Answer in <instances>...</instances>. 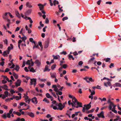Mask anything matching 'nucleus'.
<instances>
[{
  "label": "nucleus",
  "mask_w": 121,
  "mask_h": 121,
  "mask_svg": "<svg viewBox=\"0 0 121 121\" xmlns=\"http://www.w3.org/2000/svg\"><path fill=\"white\" fill-rule=\"evenodd\" d=\"M30 72H31L33 73H34L36 71L34 69V68L32 67L30 69Z\"/></svg>",
  "instance_id": "27"
},
{
  "label": "nucleus",
  "mask_w": 121,
  "mask_h": 121,
  "mask_svg": "<svg viewBox=\"0 0 121 121\" xmlns=\"http://www.w3.org/2000/svg\"><path fill=\"white\" fill-rule=\"evenodd\" d=\"M20 68L18 65H16V67L14 69L16 70L17 71H18L19 69ZM14 69H13V70Z\"/></svg>",
  "instance_id": "22"
},
{
  "label": "nucleus",
  "mask_w": 121,
  "mask_h": 121,
  "mask_svg": "<svg viewBox=\"0 0 121 121\" xmlns=\"http://www.w3.org/2000/svg\"><path fill=\"white\" fill-rule=\"evenodd\" d=\"M48 66L47 65H46L45 66L44 69L43 70L44 72L46 71L49 72L50 71V69L48 68Z\"/></svg>",
  "instance_id": "11"
},
{
  "label": "nucleus",
  "mask_w": 121,
  "mask_h": 121,
  "mask_svg": "<svg viewBox=\"0 0 121 121\" xmlns=\"http://www.w3.org/2000/svg\"><path fill=\"white\" fill-rule=\"evenodd\" d=\"M101 1V0H99L97 2V4L98 5H100Z\"/></svg>",
  "instance_id": "58"
},
{
  "label": "nucleus",
  "mask_w": 121,
  "mask_h": 121,
  "mask_svg": "<svg viewBox=\"0 0 121 121\" xmlns=\"http://www.w3.org/2000/svg\"><path fill=\"white\" fill-rule=\"evenodd\" d=\"M46 97L48 98H50L52 97V96H51L50 95V94L48 93H46Z\"/></svg>",
  "instance_id": "24"
},
{
  "label": "nucleus",
  "mask_w": 121,
  "mask_h": 121,
  "mask_svg": "<svg viewBox=\"0 0 121 121\" xmlns=\"http://www.w3.org/2000/svg\"><path fill=\"white\" fill-rule=\"evenodd\" d=\"M95 59V58L94 57H93L91 58L89 60V62H91V61H93Z\"/></svg>",
  "instance_id": "62"
},
{
  "label": "nucleus",
  "mask_w": 121,
  "mask_h": 121,
  "mask_svg": "<svg viewBox=\"0 0 121 121\" xmlns=\"http://www.w3.org/2000/svg\"><path fill=\"white\" fill-rule=\"evenodd\" d=\"M53 57V59H58V56H59V55L56 56H54V55L52 56Z\"/></svg>",
  "instance_id": "34"
},
{
  "label": "nucleus",
  "mask_w": 121,
  "mask_h": 121,
  "mask_svg": "<svg viewBox=\"0 0 121 121\" xmlns=\"http://www.w3.org/2000/svg\"><path fill=\"white\" fill-rule=\"evenodd\" d=\"M31 100L32 102L35 104H36L38 103L37 99L35 97H34L32 98Z\"/></svg>",
  "instance_id": "6"
},
{
  "label": "nucleus",
  "mask_w": 121,
  "mask_h": 121,
  "mask_svg": "<svg viewBox=\"0 0 121 121\" xmlns=\"http://www.w3.org/2000/svg\"><path fill=\"white\" fill-rule=\"evenodd\" d=\"M21 80L19 79H18L16 82L15 83L16 86H18L20 85Z\"/></svg>",
  "instance_id": "10"
},
{
  "label": "nucleus",
  "mask_w": 121,
  "mask_h": 121,
  "mask_svg": "<svg viewBox=\"0 0 121 121\" xmlns=\"http://www.w3.org/2000/svg\"><path fill=\"white\" fill-rule=\"evenodd\" d=\"M3 107L5 109H7L8 108V107L7 106L4 105H3L2 106V107Z\"/></svg>",
  "instance_id": "44"
},
{
  "label": "nucleus",
  "mask_w": 121,
  "mask_h": 121,
  "mask_svg": "<svg viewBox=\"0 0 121 121\" xmlns=\"http://www.w3.org/2000/svg\"><path fill=\"white\" fill-rule=\"evenodd\" d=\"M72 101L74 103V104H75V103H77V102H78L77 100L74 97H73V98L72 99Z\"/></svg>",
  "instance_id": "18"
},
{
  "label": "nucleus",
  "mask_w": 121,
  "mask_h": 121,
  "mask_svg": "<svg viewBox=\"0 0 121 121\" xmlns=\"http://www.w3.org/2000/svg\"><path fill=\"white\" fill-rule=\"evenodd\" d=\"M83 64V62L82 61H80L78 63V65H81Z\"/></svg>",
  "instance_id": "64"
},
{
  "label": "nucleus",
  "mask_w": 121,
  "mask_h": 121,
  "mask_svg": "<svg viewBox=\"0 0 121 121\" xmlns=\"http://www.w3.org/2000/svg\"><path fill=\"white\" fill-rule=\"evenodd\" d=\"M69 58L70 60L71 58H72L73 60H74V58L73 57L72 55H70L69 54L68 55Z\"/></svg>",
  "instance_id": "30"
},
{
  "label": "nucleus",
  "mask_w": 121,
  "mask_h": 121,
  "mask_svg": "<svg viewBox=\"0 0 121 121\" xmlns=\"http://www.w3.org/2000/svg\"><path fill=\"white\" fill-rule=\"evenodd\" d=\"M60 54H63L64 55H65L67 54V53L66 52L63 51L62 52H60Z\"/></svg>",
  "instance_id": "56"
},
{
  "label": "nucleus",
  "mask_w": 121,
  "mask_h": 121,
  "mask_svg": "<svg viewBox=\"0 0 121 121\" xmlns=\"http://www.w3.org/2000/svg\"><path fill=\"white\" fill-rule=\"evenodd\" d=\"M1 88H4L6 90H7L8 89V87L6 85H5L3 86H2Z\"/></svg>",
  "instance_id": "20"
},
{
  "label": "nucleus",
  "mask_w": 121,
  "mask_h": 121,
  "mask_svg": "<svg viewBox=\"0 0 121 121\" xmlns=\"http://www.w3.org/2000/svg\"><path fill=\"white\" fill-rule=\"evenodd\" d=\"M114 64L111 63L110 64V65L109 66V67L110 68H111L112 67H114Z\"/></svg>",
  "instance_id": "48"
},
{
  "label": "nucleus",
  "mask_w": 121,
  "mask_h": 121,
  "mask_svg": "<svg viewBox=\"0 0 121 121\" xmlns=\"http://www.w3.org/2000/svg\"><path fill=\"white\" fill-rule=\"evenodd\" d=\"M16 121H25V120L24 118H22L20 119L19 118H17L16 119Z\"/></svg>",
  "instance_id": "21"
},
{
  "label": "nucleus",
  "mask_w": 121,
  "mask_h": 121,
  "mask_svg": "<svg viewBox=\"0 0 121 121\" xmlns=\"http://www.w3.org/2000/svg\"><path fill=\"white\" fill-rule=\"evenodd\" d=\"M68 19V18L67 17H65L62 19V20L63 21H64L65 20H67Z\"/></svg>",
  "instance_id": "42"
},
{
  "label": "nucleus",
  "mask_w": 121,
  "mask_h": 121,
  "mask_svg": "<svg viewBox=\"0 0 121 121\" xmlns=\"http://www.w3.org/2000/svg\"><path fill=\"white\" fill-rule=\"evenodd\" d=\"M8 14L9 16L11 18H12L13 17H14L10 13H8Z\"/></svg>",
  "instance_id": "59"
},
{
  "label": "nucleus",
  "mask_w": 121,
  "mask_h": 121,
  "mask_svg": "<svg viewBox=\"0 0 121 121\" xmlns=\"http://www.w3.org/2000/svg\"><path fill=\"white\" fill-rule=\"evenodd\" d=\"M84 106L85 107H86V110H88L90 108H89V106H88V105H84Z\"/></svg>",
  "instance_id": "38"
},
{
  "label": "nucleus",
  "mask_w": 121,
  "mask_h": 121,
  "mask_svg": "<svg viewBox=\"0 0 121 121\" xmlns=\"http://www.w3.org/2000/svg\"><path fill=\"white\" fill-rule=\"evenodd\" d=\"M28 19L29 20L30 22V24H32L33 22V21L31 18L30 17H28Z\"/></svg>",
  "instance_id": "40"
},
{
  "label": "nucleus",
  "mask_w": 121,
  "mask_h": 121,
  "mask_svg": "<svg viewBox=\"0 0 121 121\" xmlns=\"http://www.w3.org/2000/svg\"><path fill=\"white\" fill-rule=\"evenodd\" d=\"M10 46L11 47L9 46L8 48V50L10 51L11 49H13V44H10Z\"/></svg>",
  "instance_id": "17"
},
{
  "label": "nucleus",
  "mask_w": 121,
  "mask_h": 121,
  "mask_svg": "<svg viewBox=\"0 0 121 121\" xmlns=\"http://www.w3.org/2000/svg\"><path fill=\"white\" fill-rule=\"evenodd\" d=\"M32 11V10L31 9H29L28 10L26 11V12L25 13V16L27 15H28L30 14L31 13Z\"/></svg>",
  "instance_id": "12"
},
{
  "label": "nucleus",
  "mask_w": 121,
  "mask_h": 121,
  "mask_svg": "<svg viewBox=\"0 0 121 121\" xmlns=\"http://www.w3.org/2000/svg\"><path fill=\"white\" fill-rule=\"evenodd\" d=\"M89 81L91 82H94V80L92 79V78H89Z\"/></svg>",
  "instance_id": "54"
},
{
  "label": "nucleus",
  "mask_w": 121,
  "mask_h": 121,
  "mask_svg": "<svg viewBox=\"0 0 121 121\" xmlns=\"http://www.w3.org/2000/svg\"><path fill=\"white\" fill-rule=\"evenodd\" d=\"M39 85L41 88H43L44 86V84L43 83L41 84H39Z\"/></svg>",
  "instance_id": "50"
},
{
  "label": "nucleus",
  "mask_w": 121,
  "mask_h": 121,
  "mask_svg": "<svg viewBox=\"0 0 121 121\" xmlns=\"http://www.w3.org/2000/svg\"><path fill=\"white\" fill-rule=\"evenodd\" d=\"M67 67V65L66 64H64L62 66L63 68H64V69H65Z\"/></svg>",
  "instance_id": "47"
},
{
  "label": "nucleus",
  "mask_w": 121,
  "mask_h": 121,
  "mask_svg": "<svg viewBox=\"0 0 121 121\" xmlns=\"http://www.w3.org/2000/svg\"><path fill=\"white\" fill-rule=\"evenodd\" d=\"M97 115L100 118L101 117L103 118H105V117L104 115V112L103 111H101L99 114H97Z\"/></svg>",
  "instance_id": "4"
},
{
  "label": "nucleus",
  "mask_w": 121,
  "mask_h": 121,
  "mask_svg": "<svg viewBox=\"0 0 121 121\" xmlns=\"http://www.w3.org/2000/svg\"><path fill=\"white\" fill-rule=\"evenodd\" d=\"M2 117L4 119L6 118L7 117L6 114V113H4V114L2 115Z\"/></svg>",
  "instance_id": "28"
},
{
  "label": "nucleus",
  "mask_w": 121,
  "mask_h": 121,
  "mask_svg": "<svg viewBox=\"0 0 121 121\" xmlns=\"http://www.w3.org/2000/svg\"><path fill=\"white\" fill-rule=\"evenodd\" d=\"M110 60V58H107L106 59V62H108Z\"/></svg>",
  "instance_id": "53"
},
{
  "label": "nucleus",
  "mask_w": 121,
  "mask_h": 121,
  "mask_svg": "<svg viewBox=\"0 0 121 121\" xmlns=\"http://www.w3.org/2000/svg\"><path fill=\"white\" fill-rule=\"evenodd\" d=\"M37 65V66H39L41 64V62L39 61L38 60H36L34 62Z\"/></svg>",
  "instance_id": "9"
},
{
  "label": "nucleus",
  "mask_w": 121,
  "mask_h": 121,
  "mask_svg": "<svg viewBox=\"0 0 121 121\" xmlns=\"http://www.w3.org/2000/svg\"><path fill=\"white\" fill-rule=\"evenodd\" d=\"M15 14L19 18H20L21 17L18 11H15Z\"/></svg>",
  "instance_id": "19"
},
{
  "label": "nucleus",
  "mask_w": 121,
  "mask_h": 121,
  "mask_svg": "<svg viewBox=\"0 0 121 121\" xmlns=\"http://www.w3.org/2000/svg\"><path fill=\"white\" fill-rule=\"evenodd\" d=\"M43 101H44L48 103H49V100H48L46 98H45L43 100Z\"/></svg>",
  "instance_id": "29"
},
{
  "label": "nucleus",
  "mask_w": 121,
  "mask_h": 121,
  "mask_svg": "<svg viewBox=\"0 0 121 121\" xmlns=\"http://www.w3.org/2000/svg\"><path fill=\"white\" fill-rule=\"evenodd\" d=\"M21 98V96H16L15 97L16 99V100H17L20 99Z\"/></svg>",
  "instance_id": "35"
},
{
  "label": "nucleus",
  "mask_w": 121,
  "mask_h": 121,
  "mask_svg": "<svg viewBox=\"0 0 121 121\" xmlns=\"http://www.w3.org/2000/svg\"><path fill=\"white\" fill-rule=\"evenodd\" d=\"M50 75H51V77L52 78H56V73H50Z\"/></svg>",
  "instance_id": "16"
},
{
  "label": "nucleus",
  "mask_w": 121,
  "mask_h": 121,
  "mask_svg": "<svg viewBox=\"0 0 121 121\" xmlns=\"http://www.w3.org/2000/svg\"><path fill=\"white\" fill-rule=\"evenodd\" d=\"M52 87L54 88V91L56 92H58V89L57 87V86L55 85H52Z\"/></svg>",
  "instance_id": "7"
},
{
  "label": "nucleus",
  "mask_w": 121,
  "mask_h": 121,
  "mask_svg": "<svg viewBox=\"0 0 121 121\" xmlns=\"http://www.w3.org/2000/svg\"><path fill=\"white\" fill-rule=\"evenodd\" d=\"M29 41L30 42L34 43V44L35 43V42L33 40V39L32 38H30L29 39Z\"/></svg>",
  "instance_id": "33"
},
{
  "label": "nucleus",
  "mask_w": 121,
  "mask_h": 121,
  "mask_svg": "<svg viewBox=\"0 0 121 121\" xmlns=\"http://www.w3.org/2000/svg\"><path fill=\"white\" fill-rule=\"evenodd\" d=\"M34 44L35 45L33 47V49H34L35 48H38L39 45L38 44L36 45L35 43H34Z\"/></svg>",
  "instance_id": "36"
},
{
  "label": "nucleus",
  "mask_w": 121,
  "mask_h": 121,
  "mask_svg": "<svg viewBox=\"0 0 121 121\" xmlns=\"http://www.w3.org/2000/svg\"><path fill=\"white\" fill-rule=\"evenodd\" d=\"M58 106L59 107L58 108L56 106H54L53 107V109L55 110L59 109L60 110H61L65 106L64 105H62V104L61 103H59L58 105Z\"/></svg>",
  "instance_id": "1"
},
{
  "label": "nucleus",
  "mask_w": 121,
  "mask_h": 121,
  "mask_svg": "<svg viewBox=\"0 0 121 121\" xmlns=\"http://www.w3.org/2000/svg\"><path fill=\"white\" fill-rule=\"evenodd\" d=\"M38 44L40 46L42 49L43 48V46L42 45V42L40 41H39L38 42Z\"/></svg>",
  "instance_id": "32"
},
{
  "label": "nucleus",
  "mask_w": 121,
  "mask_h": 121,
  "mask_svg": "<svg viewBox=\"0 0 121 121\" xmlns=\"http://www.w3.org/2000/svg\"><path fill=\"white\" fill-rule=\"evenodd\" d=\"M25 115H27L31 117H33L35 116L34 114L31 112H26Z\"/></svg>",
  "instance_id": "5"
},
{
  "label": "nucleus",
  "mask_w": 121,
  "mask_h": 121,
  "mask_svg": "<svg viewBox=\"0 0 121 121\" xmlns=\"http://www.w3.org/2000/svg\"><path fill=\"white\" fill-rule=\"evenodd\" d=\"M107 103L109 104V109L110 110H111L112 109V106L114 104L111 101L110 99H108L107 101Z\"/></svg>",
  "instance_id": "2"
},
{
  "label": "nucleus",
  "mask_w": 121,
  "mask_h": 121,
  "mask_svg": "<svg viewBox=\"0 0 121 121\" xmlns=\"http://www.w3.org/2000/svg\"><path fill=\"white\" fill-rule=\"evenodd\" d=\"M18 89L20 91H23V90L20 87H19Z\"/></svg>",
  "instance_id": "57"
},
{
  "label": "nucleus",
  "mask_w": 121,
  "mask_h": 121,
  "mask_svg": "<svg viewBox=\"0 0 121 121\" xmlns=\"http://www.w3.org/2000/svg\"><path fill=\"white\" fill-rule=\"evenodd\" d=\"M49 42L48 41H47L45 42V43L44 46V48H47L48 46Z\"/></svg>",
  "instance_id": "14"
},
{
  "label": "nucleus",
  "mask_w": 121,
  "mask_h": 121,
  "mask_svg": "<svg viewBox=\"0 0 121 121\" xmlns=\"http://www.w3.org/2000/svg\"><path fill=\"white\" fill-rule=\"evenodd\" d=\"M77 103L79 107H82V103H80L78 102H77Z\"/></svg>",
  "instance_id": "31"
},
{
  "label": "nucleus",
  "mask_w": 121,
  "mask_h": 121,
  "mask_svg": "<svg viewBox=\"0 0 121 121\" xmlns=\"http://www.w3.org/2000/svg\"><path fill=\"white\" fill-rule=\"evenodd\" d=\"M9 94V92L8 91H6L4 92V94H5L6 96V97H7L8 96V95Z\"/></svg>",
  "instance_id": "43"
},
{
  "label": "nucleus",
  "mask_w": 121,
  "mask_h": 121,
  "mask_svg": "<svg viewBox=\"0 0 121 121\" xmlns=\"http://www.w3.org/2000/svg\"><path fill=\"white\" fill-rule=\"evenodd\" d=\"M38 6H39L40 10H42L43 9L44 6L42 5L41 4H38Z\"/></svg>",
  "instance_id": "13"
},
{
  "label": "nucleus",
  "mask_w": 121,
  "mask_h": 121,
  "mask_svg": "<svg viewBox=\"0 0 121 121\" xmlns=\"http://www.w3.org/2000/svg\"><path fill=\"white\" fill-rule=\"evenodd\" d=\"M26 102L28 104H29L30 101V99H26L25 100Z\"/></svg>",
  "instance_id": "49"
},
{
  "label": "nucleus",
  "mask_w": 121,
  "mask_h": 121,
  "mask_svg": "<svg viewBox=\"0 0 121 121\" xmlns=\"http://www.w3.org/2000/svg\"><path fill=\"white\" fill-rule=\"evenodd\" d=\"M23 97L25 98V100L29 99V97L28 96L26 95L25 94H24V96Z\"/></svg>",
  "instance_id": "37"
},
{
  "label": "nucleus",
  "mask_w": 121,
  "mask_h": 121,
  "mask_svg": "<svg viewBox=\"0 0 121 121\" xmlns=\"http://www.w3.org/2000/svg\"><path fill=\"white\" fill-rule=\"evenodd\" d=\"M26 64L28 65H30V60H28L26 62Z\"/></svg>",
  "instance_id": "45"
},
{
  "label": "nucleus",
  "mask_w": 121,
  "mask_h": 121,
  "mask_svg": "<svg viewBox=\"0 0 121 121\" xmlns=\"http://www.w3.org/2000/svg\"><path fill=\"white\" fill-rule=\"evenodd\" d=\"M26 5L27 7H28L29 8H31L32 7V5H31V4L29 2L26 3Z\"/></svg>",
  "instance_id": "15"
},
{
  "label": "nucleus",
  "mask_w": 121,
  "mask_h": 121,
  "mask_svg": "<svg viewBox=\"0 0 121 121\" xmlns=\"http://www.w3.org/2000/svg\"><path fill=\"white\" fill-rule=\"evenodd\" d=\"M7 117L8 118H10L11 117V115L10 114H9V113H8L7 114Z\"/></svg>",
  "instance_id": "52"
},
{
  "label": "nucleus",
  "mask_w": 121,
  "mask_h": 121,
  "mask_svg": "<svg viewBox=\"0 0 121 121\" xmlns=\"http://www.w3.org/2000/svg\"><path fill=\"white\" fill-rule=\"evenodd\" d=\"M73 55L75 56L78 55V53H77L76 51H75L74 52H73Z\"/></svg>",
  "instance_id": "51"
},
{
  "label": "nucleus",
  "mask_w": 121,
  "mask_h": 121,
  "mask_svg": "<svg viewBox=\"0 0 121 121\" xmlns=\"http://www.w3.org/2000/svg\"><path fill=\"white\" fill-rule=\"evenodd\" d=\"M16 114L19 116H20L21 115V113L18 112H17V113Z\"/></svg>",
  "instance_id": "61"
},
{
  "label": "nucleus",
  "mask_w": 121,
  "mask_h": 121,
  "mask_svg": "<svg viewBox=\"0 0 121 121\" xmlns=\"http://www.w3.org/2000/svg\"><path fill=\"white\" fill-rule=\"evenodd\" d=\"M95 109L94 108L92 109L91 110L88 111L86 112V113L87 114H89L90 113H92L94 111Z\"/></svg>",
  "instance_id": "23"
},
{
  "label": "nucleus",
  "mask_w": 121,
  "mask_h": 121,
  "mask_svg": "<svg viewBox=\"0 0 121 121\" xmlns=\"http://www.w3.org/2000/svg\"><path fill=\"white\" fill-rule=\"evenodd\" d=\"M13 108L11 109L9 111V114H11L12 113L13 111Z\"/></svg>",
  "instance_id": "55"
},
{
  "label": "nucleus",
  "mask_w": 121,
  "mask_h": 121,
  "mask_svg": "<svg viewBox=\"0 0 121 121\" xmlns=\"http://www.w3.org/2000/svg\"><path fill=\"white\" fill-rule=\"evenodd\" d=\"M7 54V52L6 51H4L2 54V55L4 56H5V55H6Z\"/></svg>",
  "instance_id": "60"
},
{
  "label": "nucleus",
  "mask_w": 121,
  "mask_h": 121,
  "mask_svg": "<svg viewBox=\"0 0 121 121\" xmlns=\"http://www.w3.org/2000/svg\"><path fill=\"white\" fill-rule=\"evenodd\" d=\"M104 86L108 87V86H110L111 85V83L109 81L108 82H105L104 83Z\"/></svg>",
  "instance_id": "8"
},
{
  "label": "nucleus",
  "mask_w": 121,
  "mask_h": 121,
  "mask_svg": "<svg viewBox=\"0 0 121 121\" xmlns=\"http://www.w3.org/2000/svg\"><path fill=\"white\" fill-rule=\"evenodd\" d=\"M4 61H2V62H1L0 63V65H1L2 66H3V65L4 64Z\"/></svg>",
  "instance_id": "63"
},
{
  "label": "nucleus",
  "mask_w": 121,
  "mask_h": 121,
  "mask_svg": "<svg viewBox=\"0 0 121 121\" xmlns=\"http://www.w3.org/2000/svg\"><path fill=\"white\" fill-rule=\"evenodd\" d=\"M53 3H54V5L55 6H56V4H59L58 1L56 0H54L53 1Z\"/></svg>",
  "instance_id": "26"
},
{
  "label": "nucleus",
  "mask_w": 121,
  "mask_h": 121,
  "mask_svg": "<svg viewBox=\"0 0 121 121\" xmlns=\"http://www.w3.org/2000/svg\"><path fill=\"white\" fill-rule=\"evenodd\" d=\"M115 85L116 86L121 87V84L119 83H116Z\"/></svg>",
  "instance_id": "25"
},
{
  "label": "nucleus",
  "mask_w": 121,
  "mask_h": 121,
  "mask_svg": "<svg viewBox=\"0 0 121 121\" xmlns=\"http://www.w3.org/2000/svg\"><path fill=\"white\" fill-rule=\"evenodd\" d=\"M49 21L48 20V18H46L45 20V23H46L48 24L49 23Z\"/></svg>",
  "instance_id": "41"
},
{
  "label": "nucleus",
  "mask_w": 121,
  "mask_h": 121,
  "mask_svg": "<svg viewBox=\"0 0 121 121\" xmlns=\"http://www.w3.org/2000/svg\"><path fill=\"white\" fill-rule=\"evenodd\" d=\"M56 66V64L53 65L51 67V69L52 70L54 69L55 68Z\"/></svg>",
  "instance_id": "39"
},
{
  "label": "nucleus",
  "mask_w": 121,
  "mask_h": 121,
  "mask_svg": "<svg viewBox=\"0 0 121 121\" xmlns=\"http://www.w3.org/2000/svg\"><path fill=\"white\" fill-rule=\"evenodd\" d=\"M4 42L5 44H6V45H7L8 42V40L6 39H5V40H4Z\"/></svg>",
  "instance_id": "46"
},
{
  "label": "nucleus",
  "mask_w": 121,
  "mask_h": 121,
  "mask_svg": "<svg viewBox=\"0 0 121 121\" xmlns=\"http://www.w3.org/2000/svg\"><path fill=\"white\" fill-rule=\"evenodd\" d=\"M37 79L36 78H33V79H30V81H31L30 82V85H32L34 84L35 86L36 84V82Z\"/></svg>",
  "instance_id": "3"
}]
</instances>
